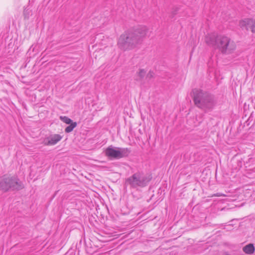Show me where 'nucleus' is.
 <instances>
[{
  "mask_svg": "<svg viewBox=\"0 0 255 255\" xmlns=\"http://www.w3.org/2000/svg\"><path fill=\"white\" fill-rule=\"evenodd\" d=\"M130 150L128 148L108 147L106 151V155L109 157L120 159L128 156Z\"/></svg>",
  "mask_w": 255,
  "mask_h": 255,
  "instance_id": "nucleus-5",
  "label": "nucleus"
},
{
  "mask_svg": "<svg viewBox=\"0 0 255 255\" xmlns=\"http://www.w3.org/2000/svg\"><path fill=\"white\" fill-rule=\"evenodd\" d=\"M218 37L219 36L215 33L209 34L206 36L205 41L208 45L216 47Z\"/></svg>",
  "mask_w": 255,
  "mask_h": 255,
  "instance_id": "nucleus-9",
  "label": "nucleus"
},
{
  "mask_svg": "<svg viewBox=\"0 0 255 255\" xmlns=\"http://www.w3.org/2000/svg\"><path fill=\"white\" fill-rule=\"evenodd\" d=\"M23 188V184L16 176L4 177L0 181V190L4 192L19 190Z\"/></svg>",
  "mask_w": 255,
  "mask_h": 255,
  "instance_id": "nucleus-4",
  "label": "nucleus"
},
{
  "mask_svg": "<svg viewBox=\"0 0 255 255\" xmlns=\"http://www.w3.org/2000/svg\"><path fill=\"white\" fill-rule=\"evenodd\" d=\"M252 115H253V113L251 115V117H250V119H251V118H253Z\"/></svg>",
  "mask_w": 255,
  "mask_h": 255,
  "instance_id": "nucleus-19",
  "label": "nucleus"
},
{
  "mask_svg": "<svg viewBox=\"0 0 255 255\" xmlns=\"http://www.w3.org/2000/svg\"><path fill=\"white\" fill-rule=\"evenodd\" d=\"M178 10V8L176 7L175 10L172 12V15L174 16L176 14V12Z\"/></svg>",
  "mask_w": 255,
  "mask_h": 255,
  "instance_id": "nucleus-18",
  "label": "nucleus"
},
{
  "mask_svg": "<svg viewBox=\"0 0 255 255\" xmlns=\"http://www.w3.org/2000/svg\"><path fill=\"white\" fill-rule=\"evenodd\" d=\"M60 119L67 124H71V123H74L70 118L66 116H61L60 117Z\"/></svg>",
  "mask_w": 255,
  "mask_h": 255,
  "instance_id": "nucleus-14",
  "label": "nucleus"
},
{
  "mask_svg": "<svg viewBox=\"0 0 255 255\" xmlns=\"http://www.w3.org/2000/svg\"><path fill=\"white\" fill-rule=\"evenodd\" d=\"M62 138V136L58 134H55L45 138L43 143L45 145H52L56 144Z\"/></svg>",
  "mask_w": 255,
  "mask_h": 255,
  "instance_id": "nucleus-6",
  "label": "nucleus"
},
{
  "mask_svg": "<svg viewBox=\"0 0 255 255\" xmlns=\"http://www.w3.org/2000/svg\"><path fill=\"white\" fill-rule=\"evenodd\" d=\"M236 47L235 43L228 37L227 42L226 43L224 48H223L222 53H231L235 50Z\"/></svg>",
  "mask_w": 255,
  "mask_h": 255,
  "instance_id": "nucleus-8",
  "label": "nucleus"
},
{
  "mask_svg": "<svg viewBox=\"0 0 255 255\" xmlns=\"http://www.w3.org/2000/svg\"><path fill=\"white\" fill-rule=\"evenodd\" d=\"M213 196H216V197H221V196H222V197H225L226 196V195L225 194H224L223 193H217L216 194H213L212 197H213Z\"/></svg>",
  "mask_w": 255,
  "mask_h": 255,
  "instance_id": "nucleus-17",
  "label": "nucleus"
},
{
  "mask_svg": "<svg viewBox=\"0 0 255 255\" xmlns=\"http://www.w3.org/2000/svg\"><path fill=\"white\" fill-rule=\"evenodd\" d=\"M30 11H29L28 9H24L23 11V15L25 18H28Z\"/></svg>",
  "mask_w": 255,
  "mask_h": 255,
  "instance_id": "nucleus-16",
  "label": "nucleus"
},
{
  "mask_svg": "<svg viewBox=\"0 0 255 255\" xmlns=\"http://www.w3.org/2000/svg\"><path fill=\"white\" fill-rule=\"evenodd\" d=\"M154 73L153 72L150 71L146 75V79H151L154 77Z\"/></svg>",
  "mask_w": 255,
  "mask_h": 255,
  "instance_id": "nucleus-15",
  "label": "nucleus"
},
{
  "mask_svg": "<svg viewBox=\"0 0 255 255\" xmlns=\"http://www.w3.org/2000/svg\"><path fill=\"white\" fill-rule=\"evenodd\" d=\"M227 38L228 37L225 36H219L218 37L216 47L218 48L222 53L223 48H224L226 43L227 42Z\"/></svg>",
  "mask_w": 255,
  "mask_h": 255,
  "instance_id": "nucleus-10",
  "label": "nucleus"
},
{
  "mask_svg": "<svg viewBox=\"0 0 255 255\" xmlns=\"http://www.w3.org/2000/svg\"><path fill=\"white\" fill-rule=\"evenodd\" d=\"M151 179V175L138 171L127 178L125 183L130 188L138 189V188H144L147 186Z\"/></svg>",
  "mask_w": 255,
  "mask_h": 255,
  "instance_id": "nucleus-3",
  "label": "nucleus"
},
{
  "mask_svg": "<svg viewBox=\"0 0 255 255\" xmlns=\"http://www.w3.org/2000/svg\"><path fill=\"white\" fill-rule=\"evenodd\" d=\"M146 75V71L144 69H141L137 73L135 77V80L137 82H141Z\"/></svg>",
  "mask_w": 255,
  "mask_h": 255,
  "instance_id": "nucleus-12",
  "label": "nucleus"
},
{
  "mask_svg": "<svg viewBox=\"0 0 255 255\" xmlns=\"http://www.w3.org/2000/svg\"><path fill=\"white\" fill-rule=\"evenodd\" d=\"M255 248L253 244H249L243 248V251L247 254H252L254 253Z\"/></svg>",
  "mask_w": 255,
  "mask_h": 255,
  "instance_id": "nucleus-11",
  "label": "nucleus"
},
{
  "mask_svg": "<svg viewBox=\"0 0 255 255\" xmlns=\"http://www.w3.org/2000/svg\"><path fill=\"white\" fill-rule=\"evenodd\" d=\"M240 25L243 29H246L247 30H251L254 32L255 22L253 19L246 18L240 21Z\"/></svg>",
  "mask_w": 255,
  "mask_h": 255,
  "instance_id": "nucleus-7",
  "label": "nucleus"
},
{
  "mask_svg": "<svg viewBox=\"0 0 255 255\" xmlns=\"http://www.w3.org/2000/svg\"><path fill=\"white\" fill-rule=\"evenodd\" d=\"M70 125L67 127L65 129V131L67 133L71 132L73 129L77 126V124L76 122H74L69 124Z\"/></svg>",
  "mask_w": 255,
  "mask_h": 255,
  "instance_id": "nucleus-13",
  "label": "nucleus"
},
{
  "mask_svg": "<svg viewBox=\"0 0 255 255\" xmlns=\"http://www.w3.org/2000/svg\"><path fill=\"white\" fill-rule=\"evenodd\" d=\"M147 32L148 29L145 26H139L126 30L119 38V48L123 51L130 50L135 48L142 43Z\"/></svg>",
  "mask_w": 255,
  "mask_h": 255,
  "instance_id": "nucleus-1",
  "label": "nucleus"
},
{
  "mask_svg": "<svg viewBox=\"0 0 255 255\" xmlns=\"http://www.w3.org/2000/svg\"><path fill=\"white\" fill-rule=\"evenodd\" d=\"M192 97L195 105L207 112L211 111L216 104L214 96L200 89L192 90Z\"/></svg>",
  "mask_w": 255,
  "mask_h": 255,
  "instance_id": "nucleus-2",
  "label": "nucleus"
},
{
  "mask_svg": "<svg viewBox=\"0 0 255 255\" xmlns=\"http://www.w3.org/2000/svg\"><path fill=\"white\" fill-rule=\"evenodd\" d=\"M226 255H229V254H227Z\"/></svg>",
  "mask_w": 255,
  "mask_h": 255,
  "instance_id": "nucleus-20",
  "label": "nucleus"
}]
</instances>
